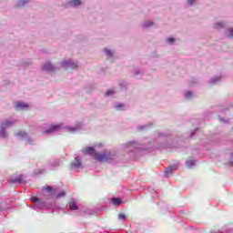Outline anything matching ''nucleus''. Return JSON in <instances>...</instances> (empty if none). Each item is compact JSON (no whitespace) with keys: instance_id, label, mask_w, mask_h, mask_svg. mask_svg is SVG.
<instances>
[{"instance_id":"obj_1","label":"nucleus","mask_w":233,"mask_h":233,"mask_svg":"<svg viewBox=\"0 0 233 233\" xmlns=\"http://www.w3.org/2000/svg\"><path fill=\"white\" fill-rule=\"evenodd\" d=\"M83 152L85 155L89 154L90 156H93L94 159L96 161H105V159H106V155L96 152L94 147H86L83 149Z\"/></svg>"},{"instance_id":"obj_2","label":"nucleus","mask_w":233,"mask_h":233,"mask_svg":"<svg viewBox=\"0 0 233 233\" xmlns=\"http://www.w3.org/2000/svg\"><path fill=\"white\" fill-rule=\"evenodd\" d=\"M8 183L15 185V183H23V175L13 174L7 178Z\"/></svg>"},{"instance_id":"obj_3","label":"nucleus","mask_w":233,"mask_h":233,"mask_svg":"<svg viewBox=\"0 0 233 233\" xmlns=\"http://www.w3.org/2000/svg\"><path fill=\"white\" fill-rule=\"evenodd\" d=\"M61 65L62 66H67V68H70L71 70H76V68H77V63H74L72 61L63 60Z\"/></svg>"},{"instance_id":"obj_4","label":"nucleus","mask_w":233,"mask_h":233,"mask_svg":"<svg viewBox=\"0 0 233 233\" xmlns=\"http://www.w3.org/2000/svg\"><path fill=\"white\" fill-rule=\"evenodd\" d=\"M61 125H51V127L47 130L44 131V134H52L54 132H57V130H61Z\"/></svg>"},{"instance_id":"obj_5","label":"nucleus","mask_w":233,"mask_h":233,"mask_svg":"<svg viewBox=\"0 0 233 233\" xmlns=\"http://www.w3.org/2000/svg\"><path fill=\"white\" fill-rule=\"evenodd\" d=\"M42 69L46 70V72H54L56 70V67H54L51 63H47L43 66Z\"/></svg>"},{"instance_id":"obj_6","label":"nucleus","mask_w":233,"mask_h":233,"mask_svg":"<svg viewBox=\"0 0 233 233\" xmlns=\"http://www.w3.org/2000/svg\"><path fill=\"white\" fill-rule=\"evenodd\" d=\"M176 168H177V167L171 166L167 167L164 172L168 177V176H171V174L174 172V170H176Z\"/></svg>"},{"instance_id":"obj_7","label":"nucleus","mask_w":233,"mask_h":233,"mask_svg":"<svg viewBox=\"0 0 233 233\" xmlns=\"http://www.w3.org/2000/svg\"><path fill=\"white\" fill-rule=\"evenodd\" d=\"M72 168H79L81 167V160L78 158H75L74 161L71 163Z\"/></svg>"},{"instance_id":"obj_8","label":"nucleus","mask_w":233,"mask_h":233,"mask_svg":"<svg viewBox=\"0 0 233 233\" xmlns=\"http://www.w3.org/2000/svg\"><path fill=\"white\" fill-rule=\"evenodd\" d=\"M16 110H25V108H28V104H23L21 102L15 104Z\"/></svg>"},{"instance_id":"obj_9","label":"nucleus","mask_w":233,"mask_h":233,"mask_svg":"<svg viewBox=\"0 0 233 233\" xmlns=\"http://www.w3.org/2000/svg\"><path fill=\"white\" fill-rule=\"evenodd\" d=\"M69 208L71 210H77V205L76 204V200L72 199L70 202H69Z\"/></svg>"},{"instance_id":"obj_10","label":"nucleus","mask_w":233,"mask_h":233,"mask_svg":"<svg viewBox=\"0 0 233 233\" xmlns=\"http://www.w3.org/2000/svg\"><path fill=\"white\" fill-rule=\"evenodd\" d=\"M12 125H14V122L7 120L2 124V128H5L6 127H12Z\"/></svg>"},{"instance_id":"obj_11","label":"nucleus","mask_w":233,"mask_h":233,"mask_svg":"<svg viewBox=\"0 0 233 233\" xmlns=\"http://www.w3.org/2000/svg\"><path fill=\"white\" fill-rule=\"evenodd\" d=\"M186 165L188 167V168H190V167H194V165H196V162L194 160H187Z\"/></svg>"},{"instance_id":"obj_12","label":"nucleus","mask_w":233,"mask_h":233,"mask_svg":"<svg viewBox=\"0 0 233 233\" xmlns=\"http://www.w3.org/2000/svg\"><path fill=\"white\" fill-rule=\"evenodd\" d=\"M112 202L114 205H121V199L117 198H113Z\"/></svg>"},{"instance_id":"obj_13","label":"nucleus","mask_w":233,"mask_h":233,"mask_svg":"<svg viewBox=\"0 0 233 233\" xmlns=\"http://www.w3.org/2000/svg\"><path fill=\"white\" fill-rule=\"evenodd\" d=\"M71 5H73V6H79V5H81V0H73Z\"/></svg>"},{"instance_id":"obj_14","label":"nucleus","mask_w":233,"mask_h":233,"mask_svg":"<svg viewBox=\"0 0 233 233\" xmlns=\"http://www.w3.org/2000/svg\"><path fill=\"white\" fill-rule=\"evenodd\" d=\"M223 26H225V25L223 23H217V24H215V28L217 30H219V28H223Z\"/></svg>"},{"instance_id":"obj_15","label":"nucleus","mask_w":233,"mask_h":233,"mask_svg":"<svg viewBox=\"0 0 233 233\" xmlns=\"http://www.w3.org/2000/svg\"><path fill=\"white\" fill-rule=\"evenodd\" d=\"M66 196V193L65 191H61L56 195V199H59V198H65Z\"/></svg>"},{"instance_id":"obj_16","label":"nucleus","mask_w":233,"mask_h":233,"mask_svg":"<svg viewBox=\"0 0 233 233\" xmlns=\"http://www.w3.org/2000/svg\"><path fill=\"white\" fill-rule=\"evenodd\" d=\"M118 219H121L122 221H125V219H127V216L125 215V213H119L118 214Z\"/></svg>"},{"instance_id":"obj_17","label":"nucleus","mask_w":233,"mask_h":233,"mask_svg":"<svg viewBox=\"0 0 233 233\" xmlns=\"http://www.w3.org/2000/svg\"><path fill=\"white\" fill-rule=\"evenodd\" d=\"M105 52L106 56H107L108 57H112L113 54L112 51H110V49H106Z\"/></svg>"},{"instance_id":"obj_18","label":"nucleus","mask_w":233,"mask_h":233,"mask_svg":"<svg viewBox=\"0 0 233 233\" xmlns=\"http://www.w3.org/2000/svg\"><path fill=\"white\" fill-rule=\"evenodd\" d=\"M152 25H154V22H145L144 23V26L146 28H148V26H152Z\"/></svg>"},{"instance_id":"obj_19","label":"nucleus","mask_w":233,"mask_h":233,"mask_svg":"<svg viewBox=\"0 0 233 233\" xmlns=\"http://www.w3.org/2000/svg\"><path fill=\"white\" fill-rule=\"evenodd\" d=\"M44 189L46 190V192H52L53 188L50 186L45 187Z\"/></svg>"},{"instance_id":"obj_20","label":"nucleus","mask_w":233,"mask_h":233,"mask_svg":"<svg viewBox=\"0 0 233 233\" xmlns=\"http://www.w3.org/2000/svg\"><path fill=\"white\" fill-rule=\"evenodd\" d=\"M112 94H114L113 90H107L106 93V96L108 97V96H112Z\"/></svg>"},{"instance_id":"obj_21","label":"nucleus","mask_w":233,"mask_h":233,"mask_svg":"<svg viewBox=\"0 0 233 233\" xmlns=\"http://www.w3.org/2000/svg\"><path fill=\"white\" fill-rule=\"evenodd\" d=\"M31 201H32L33 203H36L37 201H39V198H37V197L32 198H31Z\"/></svg>"},{"instance_id":"obj_22","label":"nucleus","mask_w":233,"mask_h":233,"mask_svg":"<svg viewBox=\"0 0 233 233\" xmlns=\"http://www.w3.org/2000/svg\"><path fill=\"white\" fill-rule=\"evenodd\" d=\"M228 36L232 37L233 36V29H228Z\"/></svg>"},{"instance_id":"obj_23","label":"nucleus","mask_w":233,"mask_h":233,"mask_svg":"<svg viewBox=\"0 0 233 233\" xmlns=\"http://www.w3.org/2000/svg\"><path fill=\"white\" fill-rule=\"evenodd\" d=\"M186 97H187V98L192 97V92H190V91L187 92Z\"/></svg>"},{"instance_id":"obj_24","label":"nucleus","mask_w":233,"mask_h":233,"mask_svg":"<svg viewBox=\"0 0 233 233\" xmlns=\"http://www.w3.org/2000/svg\"><path fill=\"white\" fill-rule=\"evenodd\" d=\"M18 136H22V137H25V136H26V133L25 132H19Z\"/></svg>"},{"instance_id":"obj_25","label":"nucleus","mask_w":233,"mask_h":233,"mask_svg":"<svg viewBox=\"0 0 233 233\" xmlns=\"http://www.w3.org/2000/svg\"><path fill=\"white\" fill-rule=\"evenodd\" d=\"M194 1H196V0H188L187 3H188V5H194Z\"/></svg>"},{"instance_id":"obj_26","label":"nucleus","mask_w":233,"mask_h":233,"mask_svg":"<svg viewBox=\"0 0 233 233\" xmlns=\"http://www.w3.org/2000/svg\"><path fill=\"white\" fill-rule=\"evenodd\" d=\"M26 1H28V0H20V3H21L22 5H25V4L26 3Z\"/></svg>"},{"instance_id":"obj_27","label":"nucleus","mask_w":233,"mask_h":233,"mask_svg":"<svg viewBox=\"0 0 233 233\" xmlns=\"http://www.w3.org/2000/svg\"><path fill=\"white\" fill-rule=\"evenodd\" d=\"M169 43H174V38H168Z\"/></svg>"},{"instance_id":"obj_28","label":"nucleus","mask_w":233,"mask_h":233,"mask_svg":"<svg viewBox=\"0 0 233 233\" xmlns=\"http://www.w3.org/2000/svg\"><path fill=\"white\" fill-rule=\"evenodd\" d=\"M117 106H118L119 108H122L123 104H119Z\"/></svg>"}]
</instances>
